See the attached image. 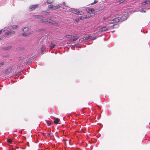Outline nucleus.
<instances>
[{"mask_svg": "<svg viewBox=\"0 0 150 150\" xmlns=\"http://www.w3.org/2000/svg\"><path fill=\"white\" fill-rule=\"evenodd\" d=\"M98 0H95L94 2L93 3H91V5H93V4H96V3H97L98 2Z\"/></svg>", "mask_w": 150, "mask_h": 150, "instance_id": "5701e85b", "label": "nucleus"}, {"mask_svg": "<svg viewBox=\"0 0 150 150\" xmlns=\"http://www.w3.org/2000/svg\"><path fill=\"white\" fill-rule=\"evenodd\" d=\"M49 23L54 25H57V23L50 19H49Z\"/></svg>", "mask_w": 150, "mask_h": 150, "instance_id": "1a4fd4ad", "label": "nucleus"}, {"mask_svg": "<svg viewBox=\"0 0 150 150\" xmlns=\"http://www.w3.org/2000/svg\"><path fill=\"white\" fill-rule=\"evenodd\" d=\"M55 45L51 43L50 45V48L51 49L55 47Z\"/></svg>", "mask_w": 150, "mask_h": 150, "instance_id": "a211bd4d", "label": "nucleus"}, {"mask_svg": "<svg viewBox=\"0 0 150 150\" xmlns=\"http://www.w3.org/2000/svg\"><path fill=\"white\" fill-rule=\"evenodd\" d=\"M87 38H91V37L90 36H88Z\"/></svg>", "mask_w": 150, "mask_h": 150, "instance_id": "58836bf2", "label": "nucleus"}, {"mask_svg": "<svg viewBox=\"0 0 150 150\" xmlns=\"http://www.w3.org/2000/svg\"><path fill=\"white\" fill-rule=\"evenodd\" d=\"M29 28L28 27H25L23 29V31L25 33L27 32L29 30Z\"/></svg>", "mask_w": 150, "mask_h": 150, "instance_id": "2eb2a0df", "label": "nucleus"}, {"mask_svg": "<svg viewBox=\"0 0 150 150\" xmlns=\"http://www.w3.org/2000/svg\"><path fill=\"white\" fill-rule=\"evenodd\" d=\"M77 38H73V39H71L69 40V42H73L76 40Z\"/></svg>", "mask_w": 150, "mask_h": 150, "instance_id": "dca6fc26", "label": "nucleus"}, {"mask_svg": "<svg viewBox=\"0 0 150 150\" xmlns=\"http://www.w3.org/2000/svg\"><path fill=\"white\" fill-rule=\"evenodd\" d=\"M121 21V18L119 17L117 18H115L114 19L109 21L108 23L109 24H112L114 23L118 22L120 21Z\"/></svg>", "mask_w": 150, "mask_h": 150, "instance_id": "7ed1b4c3", "label": "nucleus"}, {"mask_svg": "<svg viewBox=\"0 0 150 150\" xmlns=\"http://www.w3.org/2000/svg\"><path fill=\"white\" fill-rule=\"evenodd\" d=\"M50 135V133H48L47 134V136H49Z\"/></svg>", "mask_w": 150, "mask_h": 150, "instance_id": "e433bc0d", "label": "nucleus"}, {"mask_svg": "<svg viewBox=\"0 0 150 150\" xmlns=\"http://www.w3.org/2000/svg\"><path fill=\"white\" fill-rule=\"evenodd\" d=\"M38 7V4H35L34 5H31L30 7L29 8L30 11H33Z\"/></svg>", "mask_w": 150, "mask_h": 150, "instance_id": "39448f33", "label": "nucleus"}, {"mask_svg": "<svg viewBox=\"0 0 150 150\" xmlns=\"http://www.w3.org/2000/svg\"><path fill=\"white\" fill-rule=\"evenodd\" d=\"M65 37L66 38H71L72 35H66L65 36Z\"/></svg>", "mask_w": 150, "mask_h": 150, "instance_id": "cd10ccee", "label": "nucleus"}, {"mask_svg": "<svg viewBox=\"0 0 150 150\" xmlns=\"http://www.w3.org/2000/svg\"><path fill=\"white\" fill-rule=\"evenodd\" d=\"M145 10H146V9L145 8H142V9L141 10V11L142 12H145Z\"/></svg>", "mask_w": 150, "mask_h": 150, "instance_id": "a878e982", "label": "nucleus"}, {"mask_svg": "<svg viewBox=\"0 0 150 150\" xmlns=\"http://www.w3.org/2000/svg\"><path fill=\"white\" fill-rule=\"evenodd\" d=\"M150 3V0H146L144 2L142 3V4L143 5H144L146 4Z\"/></svg>", "mask_w": 150, "mask_h": 150, "instance_id": "9b49d317", "label": "nucleus"}, {"mask_svg": "<svg viewBox=\"0 0 150 150\" xmlns=\"http://www.w3.org/2000/svg\"><path fill=\"white\" fill-rule=\"evenodd\" d=\"M92 16H93V15H88L87 17H88V18H89L91 17Z\"/></svg>", "mask_w": 150, "mask_h": 150, "instance_id": "2f4dec72", "label": "nucleus"}, {"mask_svg": "<svg viewBox=\"0 0 150 150\" xmlns=\"http://www.w3.org/2000/svg\"><path fill=\"white\" fill-rule=\"evenodd\" d=\"M80 19V20H83L84 18L82 16H80V17H79V18Z\"/></svg>", "mask_w": 150, "mask_h": 150, "instance_id": "c85d7f7f", "label": "nucleus"}, {"mask_svg": "<svg viewBox=\"0 0 150 150\" xmlns=\"http://www.w3.org/2000/svg\"><path fill=\"white\" fill-rule=\"evenodd\" d=\"M115 26V25H113V27H114V26Z\"/></svg>", "mask_w": 150, "mask_h": 150, "instance_id": "37998d69", "label": "nucleus"}, {"mask_svg": "<svg viewBox=\"0 0 150 150\" xmlns=\"http://www.w3.org/2000/svg\"><path fill=\"white\" fill-rule=\"evenodd\" d=\"M80 19L79 18H77L75 19V21L76 22H78L79 21H80Z\"/></svg>", "mask_w": 150, "mask_h": 150, "instance_id": "c756f323", "label": "nucleus"}, {"mask_svg": "<svg viewBox=\"0 0 150 150\" xmlns=\"http://www.w3.org/2000/svg\"><path fill=\"white\" fill-rule=\"evenodd\" d=\"M90 38H85V40H88Z\"/></svg>", "mask_w": 150, "mask_h": 150, "instance_id": "72a5a7b5", "label": "nucleus"}, {"mask_svg": "<svg viewBox=\"0 0 150 150\" xmlns=\"http://www.w3.org/2000/svg\"><path fill=\"white\" fill-rule=\"evenodd\" d=\"M12 28H18V25H13L12 26Z\"/></svg>", "mask_w": 150, "mask_h": 150, "instance_id": "b1692460", "label": "nucleus"}, {"mask_svg": "<svg viewBox=\"0 0 150 150\" xmlns=\"http://www.w3.org/2000/svg\"><path fill=\"white\" fill-rule=\"evenodd\" d=\"M95 10L94 8H86V11L87 13L94 12Z\"/></svg>", "mask_w": 150, "mask_h": 150, "instance_id": "423d86ee", "label": "nucleus"}, {"mask_svg": "<svg viewBox=\"0 0 150 150\" xmlns=\"http://www.w3.org/2000/svg\"><path fill=\"white\" fill-rule=\"evenodd\" d=\"M9 48H10V47H8L6 48H4L3 49L4 50H6L9 49Z\"/></svg>", "mask_w": 150, "mask_h": 150, "instance_id": "bb28decb", "label": "nucleus"}, {"mask_svg": "<svg viewBox=\"0 0 150 150\" xmlns=\"http://www.w3.org/2000/svg\"><path fill=\"white\" fill-rule=\"evenodd\" d=\"M60 121L59 119L57 118H55L54 122L55 124H57Z\"/></svg>", "mask_w": 150, "mask_h": 150, "instance_id": "4468645a", "label": "nucleus"}, {"mask_svg": "<svg viewBox=\"0 0 150 150\" xmlns=\"http://www.w3.org/2000/svg\"><path fill=\"white\" fill-rule=\"evenodd\" d=\"M60 7V6L57 4H54V5L52 4H50L48 5V7L53 10H56Z\"/></svg>", "mask_w": 150, "mask_h": 150, "instance_id": "f03ea898", "label": "nucleus"}, {"mask_svg": "<svg viewBox=\"0 0 150 150\" xmlns=\"http://www.w3.org/2000/svg\"><path fill=\"white\" fill-rule=\"evenodd\" d=\"M1 39V38H0V40Z\"/></svg>", "mask_w": 150, "mask_h": 150, "instance_id": "c03bdc74", "label": "nucleus"}, {"mask_svg": "<svg viewBox=\"0 0 150 150\" xmlns=\"http://www.w3.org/2000/svg\"><path fill=\"white\" fill-rule=\"evenodd\" d=\"M49 19L47 18H44L42 19L41 21L42 23L49 22Z\"/></svg>", "mask_w": 150, "mask_h": 150, "instance_id": "ddd939ff", "label": "nucleus"}, {"mask_svg": "<svg viewBox=\"0 0 150 150\" xmlns=\"http://www.w3.org/2000/svg\"><path fill=\"white\" fill-rule=\"evenodd\" d=\"M72 12L74 13L79 15H82L83 14V12L82 11H79L76 9H73L72 10Z\"/></svg>", "mask_w": 150, "mask_h": 150, "instance_id": "20e7f679", "label": "nucleus"}, {"mask_svg": "<svg viewBox=\"0 0 150 150\" xmlns=\"http://www.w3.org/2000/svg\"><path fill=\"white\" fill-rule=\"evenodd\" d=\"M7 31H8L6 32L5 34V36H6V35H10L11 34H14L15 33V32L13 30H11L9 28H5L3 30L4 32H5Z\"/></svg>", "mask_w": 150, "mask_h": 150, "instance_id": "f257e3e1", "label": "nucleus"}, {"mask_svg": "<svg viewBox=\"0 0 150 150\" xmlns=\"http://www.w3.org/2000/svg\"><path fill=\"white\" fill-rule=\"evenodd\" d=\"M65 144H66V142H65Z\"/></svg>", "mask_w": 150, "mask_h": 150, "instance_id": "a19ab883", "label": "nucleus"}, {"mask_svg": "<svg viewBox=\"0 0 150 150\" xmlns=\"http://www.w3.org/2000/svg\"><path fill=\"white\" fill-rule=\"evenodd\" d=\"M53 1V0H47L46 2L48 4H50Z\"/></svg>", "mask_w": 150, "mask_h": 150, "instance_id": "412c9836", "label": "nucleus"}, {"mask_svg": "<svg viewBox=\"0 0 150 150\" xmlns=\"http://www.w3.org/2000/svg\"><path fill=\"white\" fill-rule=\"evenodd\" d=\"M50 125V124H48V125L49 126Z\"/></svg>", "mask_w": 150, "mask_h": 150, "instance_id": "ea45409f", "label": "nucleus"}, {"mask_svg": "<svg viewBox=\"0 0 150 150\" xmlns=\"http://www.w3.org/2000/svg\"><path fill=\"white\" fill-rule=\"evenodd\" d=\"M75 36H73V37H74Z\"/></svg>", "mask_w": 150, "mask_h": 150, "instance_id": "79ce46f5", "label": "nucleus"}, {"mask_svg": "<svg viewBox=\"0 0 150 150\" xmlns=\"http://www.w3.org/2000/svg\"><path fill=\"white\" fill-rule=\"evenodd\" d=\"M7 141L8 143H11L12 142V141L11 139H9L7 140Z\"/></svg>", "mask_w": 150, "mask_h": 150, "instance_id": "393cba45", "label": "nucleus"}, {"mask_svg": "<svg viewBox=\"0 0 150 150\" xmlns=\"http://www.w3.org/2000/svg\"><path fill=\"white\" fill-rule=\"evenodd\" d=\"M33 32H30L29 33H23L21 34L22 36V37H26L28 35H29L30 34H31L33 33Z\"/></svg>", "mask_w": 150, "mask_h": 150, "instance_id": "f8f14e48", "label": "nucleus"}, {"mask_svg": "<svg viewBox=\"0 0 150 150\" xmlns=\"http://www.w3.org/2000/svg\"><path fill=\"white\" fill-rule=\"evenodd\" d=\"M4 64V63L3 62H2L0 63V67L2 66Z\"/></svg>", "mask_w": 150, "mask_h": 150, "instance_id": "7c9ffc66", "label": "nucleus"}, {"mask_svg": "<svg viewBox=\"0 0 150 150\" xmlns=\"http://www.w3.org/2000/svg\"><path fill=\"white\" fill-rule=\"evenodd\" d=\"M85 19H87L88 18L87 15L85 16V17H84Z\"/></svg>", "mask_w": 150, "mask_h": 150, "instance_id": "473e14b6", "label": "nucleus"}, {"mask_svg": "<svg viewBox=\"0 0 150 150\" xmlns=\"http://www.w3.org/2000/svg\"><path fill=\"white\" fill-rule=\"evenodd\" d=\"M3 30L2 29L0 30V34H1L2 32H3Z\"/></svg>", "mask_w": 150, "mask_h": 150, "instance_id": "f704fd0d", "label": "nucleus"}, {"mask_svg": "<svg viewBox=\"0 0 150 150\" xmlns=\"http://www.w3.org/2000/svg\"><path fill=\"white\" fill-rule=\"evenodd\" d=\"M121 18V21L122 22L123 21L126 20L127 19V17H126L125 15H124L122 16Z\"/></svg>", "mask_w": 150, "mask_h": 150, "instance_id": "9d476101", "label": "nucleus"}, {"mask_svg": "<svg viewBox=\"0 0 150 150\" xmlns=\"http://www.w3.org/2000/svg\"><path fill=\"white\" fill-rule=\"evenodd\" d=\"M96 38H92V39H91V40H95L96 39Z\"/></svg>", "mask_w": 150, "mask_h": 150, "instance_id": "4c0bfd02", "label": "nucleus"}, {"mask_svg": "<svg viewBox=\"0 0 150 150\" xmlns=\"http://www.w3.org/2000/svg\"><path fill=\"white\" fill-rule=\"evenodd\" d=\"M42 17V16H39V15H35L34 16V17L37 19H39L41 18Z\"/></svg>", "mask_w": 150, "mask_h": 150, "instance_id": "aec40b11", "label": "nucleus"}, {"mask_svg": "<svg viewBox=\"0 0 150 150\" xmlns=\"http://www.w3.org/2000/svg\"><path fill=\"white\" fill-rule=\"evenodd\" d=\"M109 28L107 26L103 27L100 29L99 31L100 32H105L108 30Z\"/></svg>", "mask_w": 150, "mask_h": 150, "instance_id": "0eeeda50", "label": "nucleus"}, {"mask_svg": "<svg viewBox=\"0 0 150 150\" xmlns=\"http://www.w3.org/2000/svg\"><path fill=\"white\" fill-rule=\"evenodd\" d=\"M105 7V6H103L101 7H99L98 9L99 10H102Z\"/></svg>", "mask_w": 150, "mask_h": 150, "instance_id": "4be33fe9", "label": "nucleus"}, {"mask_svg": "<svg viewBox=\"0 0 150 150\" xmlns=\"http://www.w3.org/2000/svg\"><path fill=\"white\" fill-rule=\"evenodd\" d=\"M44 30H45V29H40L36 31L37 34H40L41 35H42V34L43 33Z\"/></svg>", "mask_w": 150, "mask_h": 150, "instance_id": "6e6552de", "label": "nucleus"}, {"mask_svg": "<svg viewBox=\"0 0 150 150\" xmlns=\"http://www.w3.org/2000/svg\"><path fill=\"white\" fill-rule=\"evenodd\" d=\"M47 13H48L47 12H44V13H42V14L45 13L47 15Z\"/></svg>", "mask_w": 150, "mask_h": 150, "instance_id": "c9c22d12", "label": "nucleus"}, {"mask_svg": "<svg viewBox=\"0 0 150 150\" xmlns=\"http://www.w3.org/2000/svg\"><path fill=\"white\" fill-rule=\"evenodd\" d=\"M126 1V0H120V1H118V2L117 3H118L119 4H121V3H122L123 2H124L125 1Z\"/></svg>", "mask_w": 150, "mask_h": 150, "instance_id": "6ab92c4d", "label": "nucleus"}, {"mask_svg": "<svg viewBox=\"0 0 150 150\" xmlns=\"http://www.w3.org/2000/svg\"><path fill=\"white\" fill-rule=\"evenodd\" d=\"M84 40V38H81L79 40V41L80 43H84L85 42V41H84L83 40Z\"/></svg>", "mask_w": 150, "mask_h": 150, "instance_id": "f3484780", "label": "nucleus"}]
</instances>
